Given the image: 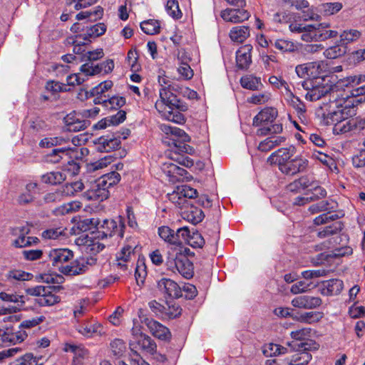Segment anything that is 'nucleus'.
<instances>
[{
    "label": "nucleus",
    "instance_id": "f257e3e1",
    "mask_svg": "<svg viewBox=\"0 0 365 365\" xmlns=\"http://www.w3.org/2000/svg\"><path fill=\"white\" fill-rule=\"evenodd\" d=\"M155 107L165 120L178 124L185 122V116L180 111H186L188 109L187 105L181 102L173 92L168 89L160 91V98L156 101Z\"/></svg>",
    "mask_w": 365,
    "mask_h": 365
},
{
    "label": "nucleus",
    "instance_id": "f03ea898",
    "mask_svg": "<svg viewBox=\"0 0 365 365\" xmlns=\"http://www.w3.org/2000/svg\"><path fill=\"white\" fill-rule=\"evenodd\" d=\"M323 110V121L326 125H336L344 118L351 116L354 113V107L346 97L339 96L330 100L329 104H324Z\"/></svg>",
    "mask_w": 365,
    "mask_h": 365
},
{
    "label": "nucleus",
    "instance_id": "7ed1b4c3",
    "mask_svg": "<svg viewBox=\"0 0 365 365\" xmlns=\"http://www.w3.org/2000/svg\"><path fill=\"white\" fill-rule=\"evenodd\" d=\"M178 246H171L167 250L165 266L173 273H178L186 279L193 275L192 263L182 254Z\"/></svg>",
    "mask_w": 365,
    "mask_h": 365
},
{
    "label": "nucleus",
    "instance_id": "20e7f679",
    "mask_svg": "<svg viewBox=\"0 0 365 365\" xmlns=\"http://www.w3.org/2000/svg\"><path fill=\"white\" fill-rule=\"evenodd\" d=\"M304 88L307 91L305 98L309 101H316L327 95L329 101L339 97L340 93L336 90L329 77L317 78L316 80H308Z\"/></svg>",
    "mask_w": 365,
    "mask_h": 365
},
{
    "label": "nucleus",
    "instance_id": "39448f33",
    "mask_svg": "<svg viewBox=\"0 0 365 365\" xmlns=\"http://www.w3.org/2000/svg\"><path fill=\"white\" fill-rule=\"evenodd\" d=\"M120 179L119 173L115 171L103 175L91 183L83 197L88 200L103 201L108 197V189L118 183Z\"/></svg>",
    "mask_w": 365,
    "mask_h": 365
},
{
    "label": "nucleus",
    "instance_id": "423d86ee",
    "mask_svg": "<svg viewBox=\"0 0 365 365\" xmlns=\"http://www.w3.org/2000/svg\"><path fill=\"white\" fill-rule=\"evenodd\" d=\"M287 345L297 353L291 358H287L284 365H307L312 359V355L307 351L317 350L319 348V345L314 341L302 343L287 342Z\"/></svg>",
    "mask_w": 365,
    "mask_h": 365
},
{
    "label": "nucleus",
    "instance_id": "0eeeda50",
    "mask_svg": "<svg viewBox=\"0 0 365 365\" xmlns=\"http://www.w3.org/2000/svg\"><path fill=\"white\" fill-rule=\"evenodd\" d=\"M328 71V64L324 61L308 62L298 65L295 68V72L299 78H309V80L328 77L323 75Z\"/></svg>",
    "mask_w": 365,
    "mask_h": 365
},
{
    "label": "nucleus",
    "instance_id": "6e6552de",
    "mask_svg": "<svg viewBox=\"0 0 365 365\" xmlns=\"http://www.w3.org/2000/svg\"><path fill=\"white\" fill-rule=\"evenodd\" d=\"M161 130L165 134L170 135L173 143L175 147H178L181 152L191 155L195 153L194 148L189 145H181V143L188 142L190 140V136L183 130L165 124L161 125Z\"/></svg>",
    "mask_w": 365,
    "mask_h": 365
},
{
    "label": "nucleus",
    "instance_id": "1a4fd4ad",
    "mask_svg": "<svg viewBox=\"0 0 365 365\" xmlns=\"http://www.w3.org/2000/svg\"><path fill=\"white\" fill-rule=\"evenodd\" d=\"M102 240L100 232H98L95 235L92 234L91 236L86 235V237H79L76 243L80 247L82 252L95 255L108 245V242Z\"/></svg>",
    "mask_w": 365,
    "mask_h": 365
},
{
    "label": "nucleus",
    "instance_id": "9d476101",
    "mask_svg": "<svg viewBox=\"0 0 365 365\" xmlns=\"http://www.w3.org/2000/svg\"><path fill=\"white\" fill-rule=\"evenodd\" d=\"M138 245L134 241H128L116 254L117 264L123 269H127L130 264L136 258L135 250Z\"/></svg>",
    "mask_w": 365,
    "mask_h": 365
},
{
    "label": "nucleus",
    "instance_id": "9b49d317",
    "mask_svg": "<svg viewBox=\"0 0 365 365\" xmlns=\"http://www.w3.org/2000/svg\"><path fill=\"white\" fill-rule=\"evenodd\" d=\"M129 345L130 350L135 354L142 351L148 354H154L157 349L155 342L146 334L131 337Z\"/></svg>",
    "mask_w": 365,
    "mask_h": 365
},
{
    "label": "nucleus",
    "instance_id": "f8f14e48",
    "mask_svg": "<svg viewBox=\"0 0 365 365\" xmlns=\"http://www.w3.org/2000/svg\"><path fill=\"white\" fill-rule=\"evenodd\" d=\"M99 228L102 230L100 232V235L102 237L103 240H106L108 236H116L117 239H121L123 237L124 225L120 219L115 220H104L99 225Z\"/></svg>",
    "mask_w": 365,
    "mask_h": 365
},
{
    "label": "nucleus",
    "instance_id": "ddd939ff",
    "mask_svg": "<svg viewBox=\"0 0 365 365\" xmlns=\"http://www.w3.org/2000/svg\"><path fill=\"white\" fill-rule=\"evenodd\" d=\"M78 157V148H60L52 150L51 153L46 155V160L52 163H57L63 160L71 164V163H73V159Z\"/></svg>",
    "mask_w": 365,
    "mask_h": 365
},
{
    "label": "nucleus",
    "instance_id": "4468645a",
    "mask_svg": "<svg viewBox=\"0 0 365 365\" xmlns=\"http://www.w3.org/2000/svg\"><path fill=\"white\" fill-rule=\"evenodd\" d=\"M106 26L104 24L98 23L87 29L83 34L76 36L73 43L76 46L86 45L91 41V38H96L105 34Z\"/></svg>",
    "mask_w": 365,
    "mask_h": 365
},
{
    "label": "nucleus",
    "instance_id": "2eb2a0df",
    "mask_svg": "<svg viewBox=\"0 0 365 365\" xmlns=\"http://www.w3.org/2000/svg\"><path fill=\"white\" fill-rule=\"evenodd\" d=\"M73 257V252L68 249H53L48 253L49 262L53 266L57 267L62 273L64 263L68 262Z\"/></svg>",
    "mask_w": 365,
    "mask_h": 365
},
{
    "label": "nucleus",
    "instance_id": "dca6fc26",
    "mask_svg": "<svg viewBox=\"0 0 365 365\" xmlns=\"http://www.w3.org/2000/svg\"><path fill=\"white\" fill-rule=\"evenodd\" d=\"M296 149L294 146L281 148L272 153L267 158V163L270 165H277L279 169L282 165L289 160L295 154Z\"/></svg>",
    "mask_w": 365,
    "mask_h": 365
},
{
    "label": "nucleus",
    "instance_id": "f3484780",
    "mask_svg": "<svg viewBox=\"0 0 365 365\" xmlns=\"http://www.w3.org/2000/svg\"><path fill=\"white\" fill-rule=\"evenodd\" d=\"M96 259L91 257L86 259L81 257L76 259L70 264H66L62 268V273L67 275H77L83 273L88 269V265L96 263Z\"/></svg>",
    "mask_w": 365,
    "mask_h": 365
},
{
    "label": "nucleus",
    "instance_id": "a211bd4d",
    "mask_svg": "<svg viewBox=\"0 0 365 365\" xmlns=\"http://www.w3.org/2000/svg\"><path fill=\"white\" fill-rule=\"evenodd\" d=\"M308 161L300 156L291 158L285 164L282 165L279 170L288 175H294L298 173L304 171L307 167Z\"/></svg>",
    "mask_w": 365,
    "mask_h": 365
},
{
    "label": "nucleus",
    "instance_id": "6ab92c4d",
    "mask_svg": "<svg viewBox=\"0 0 365 365\" xmlns=\"http://www.w3.org/2000/svg\"><path fill=\"white\" fill-rule=\"evenodd\" d=\"M158 288L164 295L173 298H179L182 296V289L173 279L162 278L158 281Z\"/></svg>",
    "mask_w": 365,
    "mask_h": 365
},
{
    "label": "nucleus",
    "instance_id": "aec40b11",
    "mask_svg": "<svg viewBox=\"0 0 365 365\" xmlns=\"http://www.w3.org/2000/svg\"><path fill=\"white\" fill-rule=\"evenodd\" d=\"M162 171L168 178V180L171 183H175L180 181L186 174V170L178 166L175 163L168 161L162 165Z\"/></svg>",
    "mask_w": 365,
    "mask_h": 365
},
{
    "label": "nucleus",
    "instance_id": "412c9836",
    "mask_svg": "<svg viewBox=\"0 0 365 365\" xmlns=\"http://www.w3.org/2000/svg\"><path fill=\"white\" fill-rule=\"evenodd\" d=\"M144 322L155 337L163 341L170 340L171 338L169 329L159 322L149 318H145Z\"/></svg>",
    "mask_w": 365,
    "mask_h": 365
},
{
    "label": "nucleus",
    "instance_id": "4be33fe9",
    "mask_svg": "<svg viewBox=\"0 0 365 365\" xmlns=\"http://www.w3.org/2000/svg\"><path fill=\"white\" fill-rule=\"evenodd\" d=\"M96 149L99 152H110L118 148L120 140L113 135H103L94 140Z\"/></svg>",
    "mask_w": 365,
    "mask_h": 365
},
{
    "label": "nucleus",
    "instance_id": "5701e85b",
    "mask_svg": "<svg viewBox=\"0 0 365 365\" xmlns=\"http://www.w3.org/2000/svg\"><path fill=\"white\" fill-rule=\"evenodd\" d=\"M321 304V298L309 295L298 296L292 300V305L299 309H315Z\"/></svg>",
    "mask_w": 365,
    "mask_h": 365
},
{
    "label": "nucleus",
    "instance_id": "b1692460",
    "mask_svg": "<svg viewBox=\"0 0 365 365\" xmlns=\"http://www.w3.org/2000/svg\"><path fill=\"white\" fill-rule=\"evenodd\" d=\"M220 16L225 21L237 24L247 20L250 14L245 9H227L222 11Z\"/></svg>",
    "mask_w": 365,
    "mask_h": 365
},
{
    "label": "nucleus",
    "instance_id": "393cba45",
    "mask_svg": "<svg viewBox=\"0 0 365 365\" xmlns=\"http://www.w3.org/2000/svg\"><path fill=\"white\" fill-rule=\"evenodd\" d=\"M252 46L250 44H245L241 46L236 52V65L239 69H247L251 63V51Z\"/></svg>",
    "mask_w": 365,
    "mask_h": 365
},
{
    "label": "nucleus",
    "instance_id": "a878e982",
    "mask_svg": "<svg viewBox=\"0 0 365 365\" xmlns=\"http://www.w3.org/2000/svg\"><path fill=\"white\" fill-rule=\"evenodd\" d=\"M314 25L301 23H292L289 28L292 33L301 34V38L304 41H313Z\"/></svg>",
    "mask_w": 365,
    "mask_h": 365
},
{
    "label": "nucleus",
    "instance_id": "bb28decb",
    "mask_svg": "<svg viewBox=\"0 0 365 365\" xmlns=\"http://www.w3.org/2000/svg\"><path fill=\"white\" fill-rule=\"evenodd\" d=\"M277 116V110L273 108H266L261 110L253 119L255 126L267 125L272 123Z\"/></svg>",
    "mask_w": 365,
    "mask_h": 365
},
{
    "label": "nucleus",
    "instance_id": "cd10ccee",
    "mask_svg": "<svg viewBox=\"0 0 365 365\" xmlns=\"http://www.w3.org/2000/svg\"><path fill=\"white\" fill-rule=\"evenodd\" d=\"M27 336L28 334L26 331L23 329H19L15 332L4 331L1 341L4 345L9 346L10 344H16L22 342Z\"/></svg>",
    "mask_w": 365,
    "mask_h": 365
},
{
    "label": "nucleus",
    "instance_id": "c85d7f7f",
    "mask_svg": "<svg viewBox=\"0 0 365 365\" xmlns=\"http://www.w3.org/2000/svg\"><path fill=\"white\" fill-rule=\"evenodd\" d=\"M282 93L287 103L297 111L299 117H304L306 108L303 102L294 96L290 89L287 90V92H282Z\"/></svg>",
    "mask_w": 365,
    "mask_h": 365
},
{
    "label": "nucleus",
    "instance_id": "c756f323",
    "mask_svg": "<svg viewBox=\"0 0 365 365\" xmlns=\"http://www.w3.org/2000/svg\"><path fill=\"white\" fill-rule=\"evenodd\" d=\"M93 102L95 104H102L108 110H118L125 104V98L119 96H113L108 99L96 98Z\"/></svg>",
    "mask_w": 365,
    "mask_h": 365
},
{
    "label": "nucleus",
    "instance_id": "7c9ffc66",
    "mask_svg": "<svg viewBox=\"0 0 365 365\" xmlns=\"http://www.w3.org/2000/svg\"><path fill=\"white\" fill-rule=\"evenodd\" d=\"M344 287V283L338 279H332L324 282L322 285L321 293L323 295H337Z\"/></svg>",
    "mask_w": 365,
    "mask_h": 365
},
{
    "label": "nucleus",
    "instance_id": "2f4dec72",
    "mask_svg": "<svg viewBox=\"0 0 365 365\" xmlns=\"http://www.w3.org/2000/svg\"><path fill=\"white\" fill-rule=\"evenodd\" d=\"M178 59L180 61V64L178 68V73L180 76L184 80L192 78L193 76V71L188 63L190 58L185 56V51L179 53Z\"/></svg>",
    "mask_w": 365,
    "mask_h": 365
},
{
    "label": "nucleus",
    "instance_id": "473e14b6",
    "mask_svg": "<svg viewBox=\"0 0 365 365\" xmlns=\"http://www.w3.org/2000/svg\"><path fill=\"white\" fill-rule=\"evenodd\" d=\"M182 217L184 220L196 225L202 221L205 215L201 209L195 206H190L182 212Z\"/></svg>",
    "mask_w": 365,
    "mask_h": 365
},
{
    "label": "nucleus",
    "instance_id": "72a5a7b5",
    "mask_svg": "<svg viewBox=\"0 0 365 365\" xmlns=\"http://www.w3.org/2000/svg\"><path fill=\"white\" fill-rule=\"evenodd\" d=\"M77 330L82 335L91 337L95 334H101L103 332V327L98 323L83 322L78 325Z\"/></svg>",
    "mask_w": 365,
    "mask_h": 365
},
{
    "label": "nucleus",
    "instance_id": "f704fd0d",
    "mask_svg": "<svg viewBox=\"0 0 365 365\" xmlns=\"http://www.w3.org/2000/svg\"><path fill=\"white\" fill-rule=\"evenodd\" d=\"M250 36V28L245 26L233 27L230 31V37L232 41L242 43Z\"/></svg>",
    "mask_w": 365,
    "mask_h": 365
},
{
    "label": "nucleus",
    "instance_id": "c9c22d12",
    "mask_svg": "<svg viewBox=\"0 0 365 365\" xmlns=\"http://www.w3.org/2000/svg\"><path fill=\"white\" fill-rule=\"evenodd\" d=\"M240 84L242 88L252 91L259 90L262 86L261 78L251 74L243 76L240 79Z\"/></svg>",
    "mask_w": 365,
    "mask_h": 365
},
{
    "label": "nucleus",
    "instance_id": "e433bc0d",
    "mask_svg": "<svg viewBox=\"0 0 365 365\" xmlns=\"http://www.w3.org/2000/svg\"><path fill=\"white\" fill-rule=\"evenodd\" d=\"M179 192L184 195L185 197L188 198H194L197 197V190L190 187L189 185H182L181 188H178V192H173L172 194L169 195L170 200L173 202L174 203H178V205L180 204V202H178L176 200V198H178L179 200H182L183 199H181V197H178Z\"/></svg>",
    "mask_w": 365,
    "mask_h": 365
},
{
    "label": "nucleus",
    "instance_id": "4c0bfd02",
    "mask_svg": "<svg viewBox=\"0 0 365 365\" xmlns=\"http://www.w3.org/2000/svg\"><path fill=\"white\" fill-rule=\"evenodd\" d=\"M365 81V75L359 74L351 76L338 81L336 85L334 86L336 90L337 88L354 87Z\"/></svg>",
    "mask_w": 365,
    "mask_h": 365
},
{
    "label": "nucleus",
    "instance_id": "58836bf2",
    "mask_svg": "<svg viewBox=\"0 0 365 365\" xmlns=\"http://www.w3.org/2000/svg\"><path fill=\"white\" fill-rule=\"evenodd\" d=\"M285 140L283 136H271L260 142L258 149L262 152H267L274 147L281 145Z\"/></svg>",
    "mask_w": 365,
    "mask_h": 365
},
{
    "label": "nucleus",
    "instance_id": "ea45409f",
    "mask_svg": "<svg viewBox=\"0 0 365 365\" xmlns=\"http://www.w3.org/2000/svg\"><path fill=\"white\" fill-rule=\"evenodd\" d=\"M361 36V32L357 29H349L344 30L339 35L341 44H349L356 42Z\"/></svg>",
    "mask_w": 365,
    "mask_h": 365
},
{
    "label": "nucleus",
    "instance_id": "a19ab883",
    "mask_svg": "<svg viewBox=\"0 0 365 365\" xmlns=\"http://www.w3.org/2000/svg\"><path fill=\"white\" fill-rule=\"evenodd\" d=\"M262 351L266 356L272 357L285 354L288 352V349L279 344L269 343L263 346Z\"/></svg>",
    "mask_w": 365,
    "mask_h": 365
},
{
    "label": "nucleus",
    "instance_id": "79ce46f5",
    "mask_svg": "<svg viewBox=\"0 0 365 365\" xmlns=\"http://www.w3.org/2000/svg\"><path fill=\"white\" fill-rule=\"evenodd\" d=\"M354 120H353V118H344L343 120L336 123L333 128V132L334 134L339 135L346 133L354 130Z\"/></svg>",
    "mask_w": 365,
    "mask_h": 365
},
{
    "label": "nucleus",
    "instance_id": "37998d69",
    "mask_svg": "<svg viewBox=\"0 0 365 365\" xmlns=\"http://www.w3.org/2000/svg\"><path fill=\"white\" fill-rule=\"evenodd\" d=\"M0 299L4 302L16 303L18 307L12 308V311L14 312L19 311L25 303L24 297L22 295H19L16 294H8L4 292H0ZM10 310H11V309H10Z\"/></svg>",
    "mask_w": 365,
    "mask_h": 365
},
{
    "label": "nucleus",
    "instance_id": "c03bdc74",
    "mask_svg": "<svg viewBox=\"0 0 365 365\" xmlns=\"http://www.w3.org/2000/svg\"><path fill=\"white\" fill-rule=\"evenodd\" d=\"M158 235L162 240L170 245L168 249L178 242V236H175L174 231L168 226L160 227L158 228Z\"/></svg>",
    "mask_w": 365,
    "mask_h": 365
},
{
    "label": "nucleus",
    "instance_id": "a18cd8bd",
    "mask_svg": "<svg viewBox=\"0 0 365 365\" xmlns=\"http://www.w3.org/2000/svg\"><path fill=\"white\" fill-rule=\"evenodd\" d=\"M66 179L64 173L60 171H52L41 176L43 182L48 185H56L62 182Z\"/></svg>",
    "mask_w": 365,
    "mask_h": 365
},
{
    "label": "nucleus",
    "instance_id": "49530a36",
    "mask_svg": "<svg viewBox=\"0 0 365 365\" xmlns=\"http://www.w3.org/2000/svg\"><path fill=\"white\" fill-rule=\"evenodd\" d=\"M140 29L148 35H154L160 32V24L157 20L149 19L140 24Z\"/></svg>",
    "mask_w": 365,
    "mask_h": 365
},
{
    "label": "nucleus",
    "instance_id": "de8ad7c7",
    "mask_svg": "<svg viewBox=\"0 0 365 365\" xmlns=\"http://www.w3.org/2000/svg\"><path fill=\"white\" fill-rule=\"evenodd\" d=\"M65 120L66 124L69 126V129L75 131L84 130L88 125L87 121L76 118L75 114L72 113L67 115L65 118Z\"/></svg>",
    "mask_w": 365,
    "mask_h": 365
},
{
    "label": "nucleus",
    "instance_id": "09e8293b",
    "mask_svg": "<svg viewBox=\"0 0 365 365\" xmlns=\"http://www.w3.org/2000/svg\"><path fill=\"white\" fill-rule=\"evenodd\" d=\"M84 185L81 181L66 183L62 187V193L66 196H73L83 190Z\"/></svg>",
    "mask_w": 365,
    "mask_h": 365
},
{
    "label": "nucleus",
    "instance_id": "8fccbe9b",
    "mask_svg": "<svg viewBox=\"0 0 365 365\" xmlns=\"http://www.w3.org/2000/svg\"><path fill=\"white\" fill-rule=\"evenodd\" d=\"M66 229L63 227H50L41 233V237L45 240H57L61 236H66Z\"/></svg>",
    "mask_w": 365,
    "mask_h": 365
},
{
    "label": "nucleus",
    "instance_id": "3c124183",
    "mask_svg": "<svg viewBox=\"0 0 365 365\" xmlns=\"http://www.w3.org/2000/svg\"><path fill=\"white\" fill-rule=\"evenodd\" d=\"M337 36L338 32L335 30H322L320 28H316V26H314L313 41H324L335 38Z\"/></svg>",
    "mask_w": 365,
    "mask_h": 365
},
{
    "label": "nucleus",
    "instance_id": "603ef678",
    "mask_svg": "<svg viewBox=\"0 0 365 365\" xmlns=\"http://www.w3.org/2000/svg\"><path fill=\"white\" fill-rule=\"evenodd\" d=\"M50 287L47 289L45 294L36 299L37 303L41 306H52L60 302L59 297L50 292Z\"/></svg>",
    "mask_w": 365,
    "mask_h": 365
},
{
    "label": "nucleus",
    "instance_id": "864d4df0",
    "mask_svg": "<svg viewBox=\"0 0 365 365\" xmlns=\"http://www.w3.org/2000/svg\"><path fill=\"white\" fill-rule=\"evenodd\" d=\"M66 350L74 354L73 360L77 364H81L83 360L88 356V351L80 346L68 345Z\"/></svg>",
    "mask_w": 365,
    "mask_h": 365
},
{
    "label": "nucleus",
    "instance_id": "5fc2aeb1",
    "mask_svg": "<svg viewBox=\"0 0 365 365\" xmlns=\"http://www.w3.org/2000/svg\"><path fill=\"white\" fill-rule=\"evenodd\" d=\"M81 76L88 79V76H92L100 73V68L98 64H94L92 62H88L83 64L80 68Z\"/></svg>",
    "mask_w": 365,
    "mask_h": 365
},
{
    "label": "nucleus",
    "instance_id": "6e6d98bb",
    "mask_svg": "<svg viewBox=\"0 0 365 365\" xmlns=\"http://www.w3.org/2000/svg\"><path fill=\"white\" fill-rule=\"evenodd\" d=\"M343 8L340 2L324 3L321 5V11L324 16H331L338 13Z\"/></svg>",
    "mask_w": 365,
    "mask_h": 365
},
{
    "label": "nucleus",
    "instance_id": "4d7b16f0",
    "mask_svg": "<svg viewBox=\"0 0 365 365\" xmlns=\"http://www.w3.org/2000/svg\"><path fill=\"white\" fill-rule=\"evenodd\" d=\"M147 318L143 314V312L140 311L138 314V319H134L133 326L131 329V334L132 337H136V336H140V335L145 334L143 332V326L142 324H144V319Z\"/></svg>",
    "mask_w": 365,
    "mask_h": 365
},
{
    "label": "nucleus",
    "instance_id": "13d9d810",
    "mask_svg": "<svg viewBox=\"0 0 365 365\" xmlns=\"http://www.w3.org/2000/svg\"><path fill=\"white\" fill-rule=\"evenodd\" d=\"M311 331L312 329L310 328H302L295 331H292L290 333V336L293 339L300 341V343L307 342L310 341L308 340V339L311 336Z\"/></svg>",
    "mask_w": 365,
    "mask_h": 365
},
{
    "label": "nucleus",
    "instance_id": "bf43d9fd",
    "mask_svg": "<svg viewBox=\"0 0 365 365\" xmlns=\"http://www.w3.org/2000/svg\"><path fill=\"white\" fill-rule=\"evenodd\" d=\"M322 318V313L319 312H310L304 313L301 314L299 317H295L294 319L301 322L312 324L319 322Z\"/></svg>",
    "mask_w": 365,
    "mask_h": 365
},
{
    "label": "nucleus",
    "instance_id": "052dcab7",
    "mask_svg": "<svg viewBox=\"0 0 365 365\" xmlns=\"http://www.w3.org/2000/svg\"><path fill=\"white\" fill-rule=\"evenodd\" d=\"M175 236H178V242L175 243L174 246H178L182 249V251H183V247L182 246V242L184 241L185 242L188 244V242L190 240V237L191 236L190 231L187 227H182L179 229H178L175 235Z\"/></svg>",
    "mask_w": 365,
    "mask_h": 365
},
{
    "label": "nucleus",
    "instance_id": "680f3d73",
    "mask_svg": "<svg viewBox=\"0 0 365 365\" xmlns=\"http://www.w3.org/2000/svg\"><path fill=\"white\" fill-rule=\"evenodd\" d=\"M274 45L276 48L282 52H293L297 48L292 41L287 39H277Z\"/></svg>",
    "mask_w": 365,
    "mask_h": 365
},
{
    "label": "nucleus",
    "instance_id": "e2e57ef3",
    "mask_svg": "<svg viewBox=\"0 0 365 365\" xmlns=\"http://www.w3.org/2000/svg\"><path fill=\"white\" fill-rule=\"evenodd\" d=\"M113 86V83L111 81H105L97 86L94 87L91 91V94L93 96H96L97 98H103V95L110 90Z\"/></svg>",
    "mask_w": 365,
    "mask_h": 365
},
{
    "label": "nucleus",
    "instance_id": "0e129e2a",
    "mask_svg": "<svg viewBox=\"0 0 365 365\" xmlns=\"http://www.w3.org/2000/svg\"><path fill=\"white\" fill-rule=\"evenodd\" d=\"M165 9L167 13L173 19H180L182 16V12L179 9V5L175 0H168Z\"/></svg>",
    "mask_w": 365,
    "mask_h": 365
},
{
    "label": "nucleus",
    "instance_id": "69168bd1",
    "mask_svg": "<svg viewBox=\"0 0 365 365\" xmlns=\"http://www.w3.org/2000/svg\"><path fill=\"white\" fill-rule=\"evenodd\" d=\"M81 203L79 201H71L65 203L58 208V212L62 215L74 212L80 210Z\"/></svg>",
    "mask_w": 365,
    "mask_h": 365
},
{
    "label": "nucleus",
    "instance_id": "338daca9",
    "mask_svg": "<svg viewBox=\"0 0 365 365\" xmlns=\"http://www.w3.org/2000/svg\"><path fill=\"white\" fill-rule=\"evenodd\" d=\"M110 349L113 355L120 357L125 352L126 346L122 339H115L110 343Z\"/></svg>",
    "mask_w": 365,
    "mask_h": 365
},
{
    "label": "nucleus",
    "instance_id": "774afa93",
    "mask_svg": "<svg viewBox=\"0 0 365 365\" xmlns=\"http://www.w3.org/2000/svg\"><path fill=\"white\" fill-rule=\"evenodd\" d=\"M39 358L34 356L33 354L28 353L19 358L14 365H38Z\"/></svg>",
    "mask_w": 365,
    "mask_h": 365
}]
</instances>
